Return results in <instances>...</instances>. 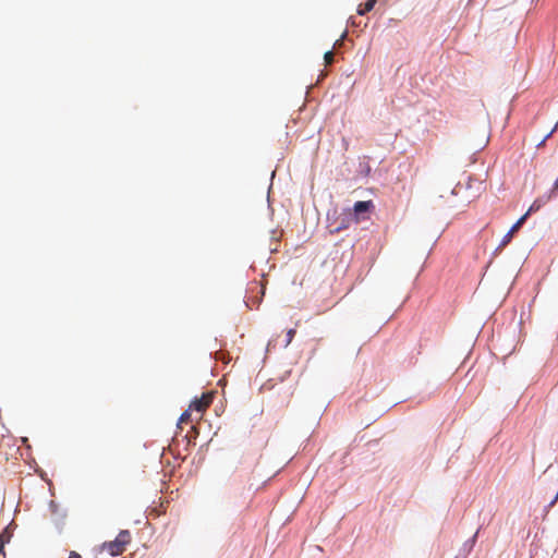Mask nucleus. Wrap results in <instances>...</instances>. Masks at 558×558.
<instances>
[{"instance_id": "nucleus-4", "label": "nucleus", "mask_w": 558, "mask_h": 558, "mask_svg": "<svg viewBox=\"0 0 558 558\" xmlns=\"http://www.w3.org/2000/svg\"><path fill=\"white\" fill-rule=\"evenodd\" d=\"M348 219L345 216H343L342 218H336V219H332V216L330 214H328V230H329V233L330 234H336L338 232H340L341 230H345L348 228Z\"/></svg>"}, {"instance_id": "nucleus-6", "label": "nucleus", "mask_w": 558, "mask_h": 558, "mask_svg": "<svg viewBox=\"0 0 558 558\" xmlns=\"http://www.w3.org/2000/svg\"><path fill=\"white\" fill-rule=\"evenodd\" d=\"M369 158L364 156L360 157L356 167V177L366 178L371 173Z\"/></svg>"}, {"instance_id": "nucleus-1", "label": "nucleus", "mask_w": 558, "mask_h": 558, "mask_svg": "<svg viewBox=\"0 0 558 558\" xmlns=\"http://www.w3.org/2000/svg\"><path fill=\"white\" fill-rule=\"evenodd\" d=\"M132 536L129 530H122L113 541L105 542L102 549L111 556H119L123 554L126 546L131 543Z\"/></svg>"}, {"instance_id": "nucleus-14", "label": "nucleus", "mask_w": 558, "mask_h": 558, "mask_svg": "<svg viewBox=\"0 0 558 558\" xmlns=\"http://www.w3.org/2000/svg\"><path fill=\"white\" fill-rule=\"evenodd\" d=\"M372 8H373V2H367V3L365 4V10H366V11L371 10Z\"/></svg>"}, {"instance_id": "nucleus-9", "label": "nucleus", "mask_w": 558, "mask_h": 558, "mask_svg": "<svg viewBox=\"0 0 558 558\" xmlns=\"http://www.w3.org/2000/svg\"><path fill=\"white\" fill-rule=\"evenodd\" d=\"M324 60L326 64H331L333 61V52L331 50L326 51L324 54Z\"/></svg>"}, {"instance_id": "nucleus-3", "label": "nucleus", "mask_w": 558, "mask_h": 558, "mask_svg": "<svg viewBox=\"0 0 558 558\" xmlns=\"http://www.w3.org/2000/svg\"><path fill=\"white\" fill-rule=\"evenodd\" d=\"M213 398H214V396L211 392L203 393L201 398H195L191 402L189 408L192 411H197L199 413H203L211 404Z\"/></svg>"}, {"instance_id": "nucleus-16", "label": "nucleus", "mask_w": 558, "mask_h": 558, "mask_svg": "<svg viewBox=\"0 0 558 558\" xmlns=\"http://www.w3.org/2000/svg\"><path fill=\"white\" fill-rule=\"evenodd\" d=\"M347 34H348V29H345V31L343 32V34H342V36H341V38H340V41H342V40L345 38Z\"/></svg>"}, {"instance_id": "nucleus-12", "label": "nucleus", "mask_w": 558, "mask_h": 558, "mask_svg": "<svg viewBox=\"0 0 558 558\" xmlns=\"http://www.w3.org/2000/svg\"><path fill=\"white\" fill-rule=\"evenodd\" d=\"M550 193L555 196L558 194V177H557V180L555 181L554 185H553V189L550 191Z\"/></svg>"}, {"instance_id": "nucleus-11", "label": "nucleus", "mask_w": 558, "mask_h": 558, "mask_svg": "<svg viewBox=\"0 0 558 558\" xmlns=\"http://www.w3.org/2000/svg\"><path fill=\"white\" fill-rule=\"evenodd\" d=\"M4 543H5L4 536L0 535V555L4 554Z\"/></svg>"}, {"instance_id": "nucleus-8", "label": "nucleus", "mask_w": 558, "mask_h": 558, "mask_svg": "<svg viewBox=\"0 0 558 558\" xmlns=\"http://www.w3.org/2000/svg\"><path fill=\"white\" fill-rule=\"evenodd\" d=\"M191 411L190 408L187 410H185L180 418H179V422H178V425L180 426L181 424H187L191 420Z\"/></svg>"}, {"instance_id": "nucleus-15", "label": "nucleus", "mask_w": 558, "mask_h": 558, "mask_svg": "<svg viewBox=\"0 0 558 558\" xmlns=\"http://www.w3.org/2000/svg\"><path fill=\"white\" fill-rule=\"evenodd\" d=\"M553 132H554V130H553L551 132H549V133L545 136V138L542 141V143H541L539 145L544 144V143H545V141H546L549 136H551Z\"/></svg>"}, {"instance_id": "nucleus-7", "label": "nucleus", "mask_w": 558, "mask_h": 558, "mask_svg": "<svg viewBox=\"0 0 558 558\" xmlns=\"http://www.w3.org/2000/svg\"><path fill=\"white\" fill-rule=\"evenodd\" d=\"M554 195L549 193L546 196L536 198L533 204L530 206L529 210L525 213L527 216L537 211L544 204H546Z\"/></svg>"}, {"instance_id": "nucleus-2", "label": "nucleus", "mask_w": 558, "mask_h": 558, "mask_svg": "<svg viewBox=\"0 0 558 558\" xmlns=\"http://www.w3.org/2000/svg\"><path fill=\"white\" fill-rule=\"evenodd\" d=\"M375 206L372 201H360L353 205V215L357 221L364 220L369 218Z\"/></svg>"}, {"instance_id": "nucleus-13", "label": "nucleus", "mask_w": 558, "mask_h": 558, "mask_svg": "<svg viewBox=\"0 0 558 558\" xmlns=\"http://www.w3.org/2000/svg\"><path fill=\"white\" fill-rule=\"evenodd\" d=\"M69 558H82V556L78 553L72 550L70 551Z\"/></svg>"}, {"instance_id": "nucleus-5", "label": "nucleus", "mask_w": 558, "mask_h": 558, "mask_svg": "<svg viewBox=\"0 0 558 558\" xmlns=\"http://www.w3.org/2000/svg\"><path fill=\"white\" fill-rule=\"evenodd\" d=\"M527 217V214H524L512 227L511 229L504 235L501 242H500V247H505L506 245H508L511 240H512V236L513 234L521 228V226L523 225V222L525 221Z\"/></svg>"}, {"instance_id": "nucleus-10", "label": "nucleus", "mask_w": 558, "mask_h": 558, "mask_svg": "<svg viewBox=\"0 0 558 558\" xmlns=\"http://www.w3.org/2000/svg\"><path fill=\"white\" fill-rule=\"evenodd\" d=\"M295 335V329H289L288 332H287V337H288V340H287V343H290L293 339Z\"/></svg>"}]
</instances>
